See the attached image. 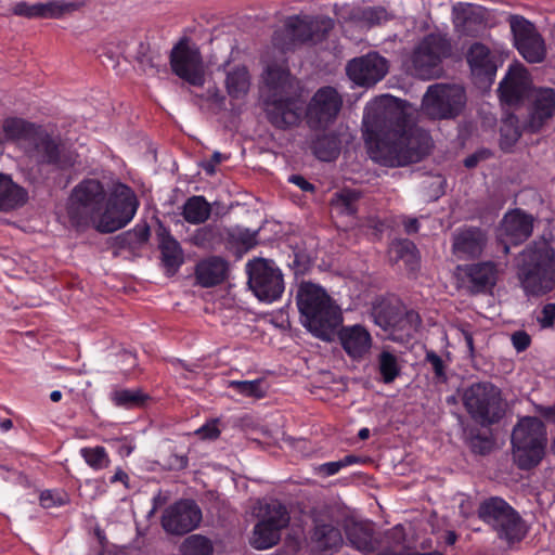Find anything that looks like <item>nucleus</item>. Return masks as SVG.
Wrapping results in <instances>:
<instances>
[{"label":"nucleus","instance_id":"412c9836","mask_svg":"<svg viewBox=\"0 0 555 555\" xmlns=\"http://www.w3.org/2000/svg\"><path fill=\"white\" fill-rule=\"evenodd\" d=\"M34 143L41 162L44 164L63 170L73 167L76 163L77 154L68 149L60 138L52 137L41 130Z\"/></svg>","mask_w":555,"mask_h":555},{"label":"nucleus","instance_id":"69168bd1","mask_svg":"<svg viewBox=\"0 0 555 555\" xmlns=\"http://www.w3.org/2000/svg\"><path fill=\"white\" fill-rule=\"evenodd\" d=\"M189 459L186 455L170 454L167 459V467L170 470H182L188 467Z\"/></svg>","mask_w":555,"mask_h":555},{"label":"nucleus","instance_id":"58836bf2","mask_svg":"<svg viewBox=\"0 0 555 555\" xmlns=\"http://www.w3.org/2000/svg\"><path fill=\"white\" fill-rule=\"evenodd\" d=\"M390 254L395 261H403L409 271H415L418 267L420 255L416 245L408 240H397L391 244Z\"/></svg>","mask_w":555,"mask_h":555},{"label":"nucleus","instance_id":"aec40b11","mask_svg":"<svg viewBox=\"0 0 555 555\" xmlns=\"http://www.w3.org/2000/svg\"><path fill=\"white\" fill-rule=\"evenodd\" d=\"M263 104L269 122L276 129L285 130L299 124L302 106L297 99L273 92L264 99Z\"/></svg>","mask_w":555,"mask_h":555},{"label":"nucleus","instance_id":"603ef678","mask_svg":"<svg viewBox=\"0 0 555 555\" xmlns=\"http://www.w3.org/2000/svg\"><path fill=\"white\" fill-rule=\"evenodd\" d=\"M360 21L364 22L369 27L379 26L390 20V15L386 9L382 7L365 8L360 13Z\"/></svg>","mask_w":555,"mask_h":555},{"label":"nucleus","instance_id":"864d4df0","mask_svg":"<svg viewBox=\"0 0 555 555\" xmlns=\"http://www.w3.org/2000/svg\"><path fill=\"white\" fill-rule=\"evenodd\" d=\"M80 453L87 464L95 469L103 468L108 462L104 447L82 448Z\"/></svg>","mask_w":555,"mask_h":555},{"label":"nucleus","instance_id":"ddd939ff","mask_svg":"<svg viewBox=\"0 0 555 555\" xmlns=\"http://www.w3.org/2000/svg\"><path fill=\"white\" fill-rule=\"evenodd\" d=\"M507 22L513 35V44L518 53L531 64L542 63L546 57L544 38L535 25L521 15L512 14Z\"/></svg>","mask_w":555,"mask_h":555},{"label":"nucleus","instance_id":"2f4dec72","mask_svg":"<svg viewBox=\"0 0 555 555\" xmlns=\"http://www.w3.org/2000/svg\"><path fill=\"white\" fill-rule=\"evenodd\" d=\"M313 155L322 162H332L340 153V140L334 133H322L315 135L311 142Z\"/></svg>","mask_w":555,"mask_h":555},{"label":"nucleus","instance_id":"a211bd4d","mask_svg":"<svg viewBox=\"0 0 555 555\" xmlns=\"http://www.w3.org/2000/svg\"><path fill=\"white\" fill-rule=\"evenodd\" d=\"M202 511L193 500H180L167 507L162 516V526L167 533L186 534L198 527Z\"/></svg>","mask_w":555,"mask_h":555},{"label":"nucleus","instance_id":"0eeeda50","mask_svg":"<svg viewBox=\"0 0 555 555\" xmlns=\"http://www.w3.org/2000/svg\"><path fill=\"white\" fill-rule=\"evenodd\" d=\"M546 428L535 416H526L518 421L512 433L515 461L519 468L531 469L540 464L544 456Z\"/></svg>","mask_w":555,"mask_h":555},{"label":"nucleus","instance_id":"f257e3e1","mask_svg":"<svg viewBox=\"0 0 555 555\" xmlns=\"http://www.w3.org/2000/svg\"><path fill=\"white\" fill-rule=\"evenodd\" d=\"M373 127L375 144L372 158L383 166L401 167L417 163L433 147L429 132L416 126L404 101L393 99L376 114Z\"/></svg>","mask_w":555,"mask_h":555},{"label":"nucleus","instance_id":"f704fd0d","mask_svg":"<svg viewBox=\"0 0 555 555\" xmlns=\"http://www.w3.org/2000/svg\"><path fill=\"white\" fill-rule=\"evenodd\" d=\"M289 519L286 506L278 500H271L260 508L258 522L282 530L288 526Z\"/></svg>","mask_w":555,"mask_h":555},{"label":"nucleus","instance_id":"a878e982","mask_svg":"<svg viewBox=\"0 0 555 555\" xmlns=\"http://www.w3.org/2000/svg\"><path fill=\"white\" fill-rule=\"evenodd\" d=\"M339 339L346 353L354 360L362 359L372 346L371 334L361 325L343 327Z\"/></svg>","mask_w":555,"mask_h":555},{"label":"nucleus","instance_id":"1a4fd4ad","mask_svg":"<svg viewBox=\"0 0 555 555\" xmlns=\"http://www.w3.org/2000/svg\"><path fill=\"white\" fill-rule=\"evenodd\" d=\"M139 202L133 190L125 183H114L104 204L95 230L113 233L126 227L134 217Z\"/></svg>","mask_w":555,"mask_h":555},{"label":"nucleus","instance_id":"0e129e2a","mask_svg":"<svg viewBox=\"0 0 555 555\" xmlns=\"http://www.w3.org/2000/svg\"><path fill=\"white\" fill-rule=\"evenodd\" d=\"M385 538L389 543H392L395 546L403 544L405 541V532L403 526L397 525L393 528L389 529L385 533Z\"/></svg>","mask_w":555,"mask_h":555},{"label":"nucleus","instance_id":"cd10ccee","mask_svg":"<svg viewBox=\"0 0 555 555\" xmlns=\"http://www.w3.org/2000/svg\"><path fill=\"white\" fill-rule=\"evenodd\" d=\"M229 264L219 256H211L199 261L195 267L197 283L203 287H212L224 281Z\"/></svg>","mask_w":555,"mask_h":555},{"label":"nucleus","instance_id":"c756f323","mask_svg":"<svg viewBox=\"0 0 555 555\" xmlns=\"http://www.w3.org/2000/svg\"><path fill=\"white\" fill-rule=\"evenodd\" d=\"M227 228L209 223L194 231L190 243L198 248L216 250L221 245L225 246Z\"/></svg>","mask_w":555,"mask_h":555},{"label":"nucleus","instance_id":"473e14b6","mask_svg":"<svg viewBox=\"0 0 555 555\" xmlns=\"http://www.w3.org/2000/svg\"><path fill=\"white\" fill-rule=\"evenodd\" d=\"M211 215V205L204 196L193 195L182 206V216L188 223H205Z\"/></svg>","mask_w":555,"mask_h":555},{"label":"nucleus","instance_id":"4c0bfd02","mask_svg":"<svg viewBox=\"0 0 555 555\" xmlns=\"http://www.w3.org/2000/svg\"><path fill=\"white\" fill-rule=\"evenodd\" d=\"M402 311L403 308L398 305L382 301L373 307L371 315L377 326L390 334Z\"/></svg>","mask_w":555,"mask_h":555},{"label":"nucleus","instance_id":"680f3d73","mask_svg":"<svg viewBox=\"0 0 555 555\" xmlns=\"http://www.w3.org/2000/svg\"><path fill=\"white\" fill-rule=\"evenodd\" d=\"M512 344L517 352H522L529 348L531 338L527 332L517 331L512 335Z\"/></svg>","mask_w":555,"mask_h":555},{"label":"nucleus","instance_id":"79ce46f5","mask_svg":"<svg viewBox=\"0 0 555 555\" xmlns=\"http://www.w3.org/2000/svg\"><path fill=\"white\" fill-rule=\"evenodd\" d=\"M258 231L235 227L227 229L225 247L249 250L257 245Z\"/></svg>","mask_w":555,"mask_h":555},{"label":"nucleus","instance_id":"8fccbe9b","mask_svg":"<svg viewBox=\"0 0 555 555\" xmlns=\"http://www.w3.org/2000/svg\"><path fill=\"white\" fill-rule=\"evenodd\" d=\"M289 74L285 69L276 65H269L266 70V85L270 88L271 93L282 94L285 85L288 81Z\"/></svg>","mask_w":555,"mask_h":555},{"label":"nucleus","instance_id":"c9c22d12","mask_svg":"<svg viewBox=\"0 0 555 555\" xmlns=\"http://www.w3.org/2000/svg\"><path fill=\"white\" fill-rule=\"evenodd\" d=\"M311 538L322 551L336 550L343 545L341 532L332 524L317 522Z\"/></svg>","mask_w":555,"mask_h":555},{"label":"nucleus","instance_id":"72a5a7b5","mask_svg":"<svg viewBox=\"0 0 555 555\" xmlns=\"http://www.w3.org/2000/svg\"><path fill=\"white\" fill-rule=\"evenodd\" d=\"M422 324L420 314L414 310H404L392 327L389 337L395 341L412 338Z\"/></svg>","mask_w":555,"mask_h":555},{"label":"nucleus","instance_id":"c03bdc74","mask_svg":"<svg viewBox=\"0 0 555 555\" xmlns=\"http://www.w3.org/2000/svg\"><path fill=\"white\" fill-rule=\"evenodd\" d=\"M378 372L384 384L393 383L401 374L398 357L389 350H382L377 358Z\"/></svg>","mask_w":555,"mask_h":555},{"label":"nucleus","instance_id":"5701e85b","mask_svg":"<svg viewBox=\"0 0 555 555\" xmlns=\"http://www.w3.org/2000/svg\"><path fill=\"white\" fill-rule=\"evenodd\" d=\"M534 217L520 208L507 211L500 225L501 235L513 245L525 243L533 232Z\"/></svg>","mask_w":555,"mask_h":555},{"label":"nucleus","instance_id":"bb28decb","mask_svg":"<svg viewBox=\"0 0 555 555\" xmlns=\"http://www.w3.org/2000/svg\"><path fill=\"white\" fill-rule=\"evenodd\" d=\"M468 287L473 294L491 291L498 279L496 264L492 261L478 262L465 268Z\"/></svg>","mask_w":555,"mask_h":555},{"label":"nucleus","instance_id":"9d476101","mask_svg":"<svg viewBox=\"0 0 555 555\" xmlns=\"http://www.w3.org/2000/svg\"><path fill=\"white\" fill-rule=\"evenodd\" d=\"M451 54L452 46L446 35L428 34L412 53L413 74L423 80L439 78L443 73L442 60Z\"/></svg>","mask_w":555,"mask_h":555},{"label":"nucleus","instance_id":"7ed1b4c3","mask_svg":"<svg viewBox=\"0 0 555 555\" xmlns=\"http://www.w3.org/2000/svg\"><path fill=\"white\" fill-rule=\"evenodd\" d=\"M302 325L315 337L331 340L343 318L340 309L320 286L302 282L296 294Z\"/></svg>","mask_w":555,"mask_h":555},{"label":"nucleus","instance_id":"4be33fe9","mask_svg":"<svg viewBox=\"0 0 555 555\" xmlns=\"http://www.w3.org/2000/svg\"><path fill=\"white\" fill-rule=\"evenodd\" d=\"M466 61L477 85L487 87L493 82L498 70L496 57L486 44L473 43L467 51Z\"/></svg>","mask_w":555,"mask_h":555},{"label":"nucleus","instance_id":"2eb2a0df","mask_svg":"<svg viewBox=\"0 0 555 555\" xmlns=\"http://www.w3.org/2000/svg\"><path fill=\"white\" fill-rule=\"evenodd\" d=\"M520 107L526 109L524 129L530 133H538L555 116V90L551 87H534Z\"/></svg>","mask_w":555,"mask_h":555},{"label":"nucleus","instance_id":"49530a36","mask_svg":"<svg viewBox=\"0 0 555 555\" xmlns=\"http://www.w3.org/2000/svg\"><path fill=\"white\" fill-rule=\"evenodd\" d=\"M280 539L281 530L258 522L254 528L251 545L257 550H267L278 544Z\"/></svg>","mask_w":555,"mask_h":555},{"label":"nucleus","instance_id":"9b49d317","mask_svg":"<svg viewBox=\"0 0 555 555\" xmlns=\"http://www.w3.org/2000/svg\"><path fill=\"white\" fill-rule=\"evenodd\" d=\"M466 92L459 85H433L422 102L423 112L431 119H453L464 109Z\"/></svg>","mask_w":555,"mask_h":555},{"label":"nucleus","instance_id":"6ab92c4d","mask_svg":"<svg viewBox=\"0 0 555 555\" xmlns=\"http://www.w3.org/2000/svg\"><path fill=\"white\" fill-rule=\"evenodd\" d=\"M347 76L361 87H372L388 73V61L377 52L354 57L347 63Z\"/></svg>","mask_w":555,"mask_h":555},{"label":"nucleus","instance_id":"f03ea898","mask_svg":"<svg viewBox=\"0 0 555 555\" xmlns=\"http://www.w3.org/2000/svg\"><path fill=\"white\" fill-rule=\"evenodd\" d=\"M515 268L527 297H542L555 289V248L544 236L519 253Z\"/></svg>","mask_w":555,"mask_h":555},{"label":"nucleus","instance_id":"4d7b16f0","mask_svg":"<svg viewBox=\"0 0 555 555\" xmlns=\"http://www.w3.org/2000/svg\"><path fill=\"white\" fill-rule=\"evenodd\" d=\"M469 447L475 454L486 455L489 454L492 449V441L487 436H482L479 433L472 434L469 438Z\"/></svg>","mask_w":555,"mask_h":555},{"label":"nucleus","instance_id":"e433bc0d","mask_svg":"<svg viewBox=\"0 0 555 555\" xmlns=\"http://www.w3.org/2000/svg\"><path fill=\"white\" fill-rule=\"evenodd\" d=\"M347 539L354 548L364 555H373L377 551L371 528L353 525L347 529Z\"/></svg>","mask_w":555,"mask_h":555},{"label":"nucleus","instance_id":"13d9d810","mask_svg":"<svg viewBox=\"0 0 555 555\" xmlns=\"http://www.w3.org/2000/svg\"><path fill=\"white\" fill-rule=\"evenodd\" d=\"M13 14L26 18H40V2L29 4L26 1L17 2L13 9Z\"/></svg>","mask_w":555,"mask_h":555},{"label":"nucleus","instance_id":"a19ab883","mask_svg":"<svg viewBox=\"0 0 555 555\" xmlns=\"http://www.w3.org/2000/svg\"><path fill=\"white\" fill-rule=\"evenodd\" d=\"M111 400L124 409H138L145 406L150 396L141 389H116L111 393Z\"/></svg>","mask_w":555,"mask_h":555},{"label":"nucleus","instance_id":"f8f14e48","mask_svg":"<svg viewBox=\"0 0 555 555\" xmlns=\"http://www.w3.org/2000/svg\"><path fill=\"white\" fill-rule=\"evenodd\" d=\"M248 285L261 301H274L284 292V279L273 260L255 258L246 264Z\"/></svg>","mask_w":555,"mask_h":555},{"label":"nucleus","instance_id":"338daca9","mask_svg":"<svg viewBox=\"0 0 555 555\" xmlns=\"http://www.w3.org/2000/svg\"><path fill=\"white\" fill-rule=\"evenodd\" d=\"M534 412L539 414L542 418H544L546 422L555 424V404H534Z\"/></svg>","mask_w":555,"mask_h":555},{"label":"nucleus","instance_id":"b1692460","mask_svg":"<svg viewBox=\"0 0 555 555\" xmlns=\"http://www.w3.org/2000/svg\"><path fill=\"white\" fill-rule=\"evenodd\" d=\"M487 241V234L482 229L464 227L453 233L452 251L459 258H478Z\"/></svg>","mask_w":555,"mask_h":555},{"label":"nucleus","instance_id":"6e6d98bb","mask_svg":"<svg viewBox=\"0 0 555 555\" xmlns=\"http://www.w3.org/2000/svg\"><path fill=\"white\" fill-rule=\"evenodd\" d=\"M425 361L431 365L435 377L438 382H447L448 377L446 374V365L440 356H438L434 350H427Z\"/></svg>","mask_w":555,"mask_h":555},{"label":"nucleus","instance_id":"052dcab7","mask_svg":"<svg viewBox=\"0 0 555 555\" xmlns=\"http://www.w3.org/2000/svg\"><path fill=\"white\" fill-rule=\"evenodd\" d=\"M358 193L350 190H345L338 195V202L348 214H354L356 207L354 202L358 199Z\"/></svg>","mask_w":555,"mask_h":555},{"label":"nucleus","instance_id":"6e6552de","mask_svg":"<svg viewBox=\"0 0 555 555\" xmlns=\"http://www.w3.org/2000/svg\"><path fill=\"white\" fill-rule=\"evenodd\" d=\"M478 517L487 524L498 537L513 544L526 535L525 522L519 513L504 499L490 496L478 506Z\"/></svg>","mask_w":555,"mask_h":555},{"label":"nucleus","instance_id":"7c9ffc66","mask_svg":"<svg viewBox=\"0 0 555 555\" xmlns=\"http://www.w3.org/2000/svg\"><path fill=\"white\" fill-rule=\"evenodd\" d=\"M2 128L5 138L10 141L27 140L35 142L41 131V128L35 124L16 117L5 119Z\"/></svg>","mask_w":555,"mask_h":555},{"label":"nucleus","instance_id":"393cba45","mask_svg":"<svg viewBox=\"0 0 555 555\" xmlns=\"http://www.w3.org/2000/svg\"><path fill=\"white\" fill-rule=\"evenodd\" d=\"M162 262L167 274L173 275L183 263V250L180 243L170 234L169 230L159 222L156 230Z\"/></svg>","mask_w":555,"mask_h":555},{"label":"nucleus","instance_id":"e2e57ef3","mask_svg":"<svg viewBox=\"0 0 555 555\" xmlns=\"http://www.w3.org/2000/svg\"><path fill=\"white\" fill-rule=\"evenodd\" d=\"M40 505L43 508H51L56 505H63L65 502L63 498L50 490L42 491L39 496Z\"/></svg>","mask_w":555,"mask_h":555},{"label":"nucleus","instance_id":"c85d7f7f","mask_svg":"<svg viewBox=\"0 0 555 555\" xmlns=\"http://www.w3.org/2000/svg\"><path fill=\"white\" fill-rule=\"evenodd\" d=\"M28 192L13 182L10 176L0 173V210L11 211L26 204Z\"/></svg>","mask_w":555,"mask_h":555},{"label":"nucleus","instance_id":"4468645a","mask_svg":"<svg viewBox=\"0 0 555 555\" xmlns=\"http://www.w3.org/2000/svg\"><path fill=\"white\" fill-rule=\"evenodd\" d=\"M171 70L179 78L195 87L205 83L203 60L197 47L190 44L188 38H181L172 48L169 56Z\"/></svg>","mask_w":555,"mask_h":555},{"label":"nucleus","instance_id":"f3484780","mask_svg":"<svg viewBox=\"0 0 555 555\" xmlns=\"http://www.w3.org/2000/svg\"><path fill=\"white\" fill-rule=\"evenodd\" d=\"M343 107V96L331 86L320 88L308 104L306 116L311 128L332 124Z\"/></svg>","mask_w":555,"mask_h":555},{"label":"nucleus","instance_id":"5fc2aeb1","mask_svg":"<svg viewBox=\"0 0 555 555\" xmlns=\"http://www.w3.org/2000/svg\"><path fill=\"white\" fill-rule=\"evenodd\" d=\"M477 21L481 23V17L476 13L472 5H468L463 9L460 14H457L456 27H461L462 33L465 35H473L470 24Z\"/></svg>","mask_w":555,"mask_h":555},{"label":"nucleus","instance_id":"ea45409f","mask_svg":"<svg viewBox=\"0 0 555 555\" xmlns=\"http://www.w3.org/2000/svg\"><path fill=\"white\" fill-rule=\"evenodd\" d=\"M150 227L146 222L137 224L132 230L125 231L114 237V245L118 248L134 249L146 243L150 238Z\"/></svg>","mask_w":555,"mask_h":555},{"label":"nucleus","instance_id":"de8ad7c7","mask_svg":"<svg viewBox=\"0 0 555 555\" xmlns=\"http://www.w3.org/2000/svg\"><path fill=\"white\" fill-rule=\"evenodd\" d=\"M82 3L52 0L40 2V18H60L64 14L77 11Z\"/></svg>","mask_w":555,"mask_h":555},{"label":"nucleus","instance_id":"dca6fc26","mask_svg":"<svg viewBox=\"0 0 555 555\" xmlns=\"http://www.w3.org/2000/svg\"><path fill=\"white\" fill-rule=\"evenodd\" d=\"M533 81L528 68L519 62L508 66V69L498 87L502 104L512 108L520 107L533 90Z\"/></svg>","mask_w":555,"mask_h":555},{"label":"nucleus","instance_id":"a18cd8bd","mask_svg":"<svg viewBox=\"0 0 555 555\" xmlns=\"http://www.w3.org/2000/svg\"><path fill=\"white\" fill-rule=\"evenodd\" d=\"M181 555H212L214 545L210 539L202 534H191L179 546Z\"/></svg>","mask_w":555,"mask_h":555},{"label":"nucleus","instance_id":"774afa93","mask_svg":"<svg viewBox=\"0 0 555 555\" xmlns=\"http://www.w3.org/2000/svg\"><path fill=\"white\" fill-rule=\"evenodd\" d=\"M227 157L219 152H214L210 159L203 163L202 167L208 176H212L216 172V166L220 164Z\"/></svg>","mask_w":555,"mask_h":555},{"label":"nucleus","instance_id":"39448f33","mask_svg":"<svg viewBox=\"0 0 555 555\" xmlns=\"http://www.w3.org/2000/svg\"><path fill=\"white\" fill-rule=\"evenodd\" d=\"M333 28L334 21L331 17L294 15L285 21L282 29L274 31L272 43L285 53L305 43L322 42Z\"/></svg>","mask_w":555,"mask_h":555},{"label":"nucleus","instance_id":"37998d69","mask_svg":"<svg viewBox=\"0 0 555 555\" xmlns=\"http://www.w3.org/2000/svg\"><path fill=\"white\" fill-rule=\"evenodd\" d=\"M249 75L245 66L229 72L225 79L227 91L231 98L240 99L248 92Z\"/></svg>","mask_w":555,"mask_h":555},{"label":"nucleus","instance_id":"3c124183","mask_svg":"<svg viewBox=\"0 0 555 555\" xmlns=\"http://www.w3.org/2000/svg\"><path fill=\"white\" fill-rule=\"evenodd\" d=\"M229 387L247 397L262 398L266 395V390L262 389V379L231 380Z\"/></svg>","mask_w":555,"mask_h":555},{"label":"nucleus","instance_id":"09e8293b","mask_svg":"<svg viewBox=\"0 0 555 555\" xmlns=\"http://www.w3.org/2000/svg\"><path fill=\"white\" fill-rule=\"evenodd\" d=\"M159 59L160 54L158 53V51L153 50L149 42L141 41L138 44L134 54V60L138 63L141 70L146 73L149 70L156 69Z\"/></svg>","mask_w":555,"mask_h":555},{"label":"nucleus","instance_id":"bf43d9fd","mask_svg":"<svg viewBox=\"0 0 555 555\" xmlns=\"http://www.w3.org/2000/svg\"><path fill=\"white\" fill-rule=\"evenodd\" d=\"M537 321L542 328L553 327L555 323V304L548 302L544 305Z\"/></svg>","mask_w":555,"mask_h":555},{"label":"nucleus","instance_id":"20e7f679","mask_svg":"<svg viewBox=\"0 0 555 555\" xmlns=\"http://www.w3.org/2000/svg\"><path fill=\"white\" fill-rule=\"evenodd\" d=\"M461 400L468 416L481 427L501 423L508 410L502 389L488 380L476 382L464 388Z\"/></svg>","mask_w":555,"mask_h":555},{"label":"nucleus","instance_id":"423d86ee","mask_svg":"<svg viewBox=\"0 0 555 555\" xmlns=\"http://www.w3.org/2000/svg\"><path fill=\"white\" fill-rule=\"evenodd\" d=\"M107 192L98 179H83L72 190L67 216L73 227L87 228L99 221Z\"/></svg>","mask_w":555,"mask_h":555}]
</instances>
